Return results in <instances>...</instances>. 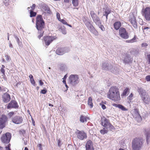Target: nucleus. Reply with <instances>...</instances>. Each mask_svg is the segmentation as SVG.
<instances>
[{
  "instance_id": "f257e3e1",
  "label": "nucleus",
  "mask_w": 150,
  "mask_h": 150,
  "mask_svg": "<svg viewBox=\"0 0 150 150\" xmlns=\"http://www.w3.org/2000/svg\"><path fill=\"white\" fill-rule=\"evenodd\" d=\"M107 97L114 101L119 100L120 97L118 88L115 86L111 87L108 93Z\"/></svg>"
},
{
  "instance_id": "f03ea898",
  "label": "nucleus",
  "mask_w": 150,
  "mask_h": 150,
  "mask_svg": "<svg viewBox=\"0 0 150 150\" xmlns=\"http://www.w3.org/2000/svg\"><path fill=\"white\" fill-rule=\"evenodd\" d=\"M36 19V28L38 30V33L39 34L38 36V38L40 39L43 36L44 33L43 29L44 28L45 22L43 19L42 16L40 15L37 16Z\"/></svg>"
},
{
  "instance_id": "7ed1b4c3",
  "label": "nucleus",
  "mask_w": 150,
  "mask_h": 150,
  "mask_svg": "<svg viewBox=\"0 0 150 150\" xmlns=\"http://www.w3.org/2000/svg\"><path fill=\"white\" fill-rule=\"evenodd\" d=\"M137 91L144 102L145 104H149L150 103V97L146 91L142 88H138Z\"/></svg>"
},
{
  "instance_id": "20e7f679",
  "label": "nucleus",
  "mask_w": 150,
  "mask_h": 150,
  "mask_svg": "<svg viewBox=\"0 0 150 150\" xmlns=\"http://www.w3.org/2000/svg\"><path fill=\"white\" fill-rule=\"evenodd\" d=\"M143 140L141 138H136L132 141V147L133 150H139L143 144Z\"/></svg>"
},
{
  "instance_id": "39448f33",
  "label": "nucleus",
  "mask_w": 150,
  "mask_h": 150,
  "mask_svg": "<svg viewBox=\"0 0 150 150\" xmlns=\"http://www.w3.org/2000/svg\"><path fill=\"white\" fill-rule=\"evenodd\" d=\"M101 122L102 125L108 130L112 131L114 129V126L110 123L109 120L105 117L102 118Z\"/></svg>"
},
{
  "instance_id": "423d86ee",
  "label": "nucleus",
  "mask_w": 150,
  "mask_h": 150,
  "mask_svg": "<svg viewBox=\"0 0 150 150\" xmlns=\"http://www.w3.org/2000/svg\"><path fill=\"white\" fill-rule=\"evenodd\" d=\"M79 76L77 75L71 74L69 77V82L73 86H75L79 83Z\"/></svg>"
},
{
  "instance_id": "0eeeda50",
  "label": "nucleus",
  "mask_w": 150,
  "mask_h": 150,
  "mask_svg": "<svg viewBox=\"0 0 150 150\" xmlns=\"http://www.w3.org/2000/svg\"><path fill=\"white\" fill-rule=\"evenodd\" d=\"M11 138V134L9 132H7L3 135L1 139V142L3 143L6 144L10 142Z\"/></svg>"
},
{
  "instance_id": "6e6552de",
  "label": "nucleus",
  "mask_w": 150,
  "mask_h": 150,
  "mask_svg": "<svg viewBox=\"0 0 150 150\" xmlns=\"http://www.w3.org/2000/svg\"><path fill=\"white\" fill-rule=\"evenodd\" d=\"M142 14L146 20H150V7H147L145 8H143Z\"/></svg>"
},
{
  "instance_id": "1a4fd4ad",
  "label": "nucleus",
  "mask_w": 150,
  "mask_h": 150,
  "mask_svg": "<svg viewBox=\"0 0 150 150\" xmlns=\"http://www.w3.org/2000/svg\"><path fill=\"white\" fill-rule=\"evenodd\" d=\"M102 69L105 70H110L112 72L115 74L117 73L115 69H114L111 64L106 62H103L102 66Z\"/></svg>"
},
{
  "instance_id": "9d476101",
  "label": "nucleus",
  "mask_w": 150,
  "mask_h": 150,
  "mask_svg": "<svg viewBox=\"0 0 150 150\" xmlns=\"http://www.w3.org/2000/svg\"><path fill=\"white\" fill-rule=\"evenodd\" d=\"M119 34L122 38L125 39H127L129 38L128 32L125 28L122 27H121L119 30Z\"/></svg>"
},
{
  "instance_id": "9b49d317",
  "label": "nucleus",
  "mask_w": 150,
  "mask_h": 150,
  "mask_svg": "<svg viewBox=\"0 0 150 150\" xmlns=\"http://www.w3.org/2000/svg\"><path fill=\"white\" fill-rule=\"evenodd\" d=\"M77 137L79 140H82L86 139L87 137V134L83 131H80L77 130L75 132Z\"/></svg>"
},
{
  "instance_id": "f8f14e48",
  "label": "nucleus",
  "mask_w": 150,
  "mask_h": 150,
  "mask_svg": "<svg viewBox=\"0 0 150 150\" xmlns=\"http://www.w3.org/2000/svg\"><path fill=\"white\" fill-rule=\"evenodd\" d=\"M8 118L5 115H2L0 118V129H3L6 125V123L8 120Z\"/></svg>"
},
{
  "instance_id": "ddd939ff",
  "label": "nucleus",
  "mask_w": 150,
  "mask_h": 150,
  "mask_svg": "<svg viewBox=\"0 0 150 150\" xmlns=\"http://www.w3.org/2000/svg\"><path fill=\"white\" fill-rule=\"evenodd\" d=\"M90 15L93 21L96 24H98L101 22L100 18L96 15L94 11H92L90 12Z\"/></svg>"
},
{
  "instance_id": "4468645a",
  "label": "nucleus",
  "mask_w": 150,
  "mask_h": 150,
  "mask_svg": "<svg viewBox=\"0 0 150 150\" xmlns=\"http://www.w3.org/2000/svg\"><path fill=\"white\" fill-rule=\"evenodd\" d=\"M70 51V49L67 47L58 48L56 51V53L59 55H62L66 52H68Z\"/></svg>"
},
{
  "instance_id": "2eb2a0df",
  "label": "nucleus",
  "mask_w": 150,
  "mask_h": 150,
  "mask_svg": "<svg viewBox=\"0 0 150 150\" xmlns=\"http://www.w3.org/2000/svg\"><path fill=\"white\" fill-rule=\"evenodd\" d=\"M12 121L13 123L15 124H19L22 122L23 119L21 116L16 115L12 118Z\"/></svg>"
},
{
  "instance_id": "dca6fc26",
  "label": "nucleus",
  "mask_w": 150,
  "mask_h": 150,
  "mask_svg": "<svg viewBox=\"0 0 150 150\" xmlns=\"http://www.w3.org/2000/svg\"><path fill=\"white\" fill-rule=\"evenodd\" d=\"M56 39V38L54 36H47L44 37V40L45 44L46 45H49L50 43L54 40Z\"/></svg>"
},
{
  "instance_id": "f3484780",
  "label": "nucleus",
  "mask_w": 150,
  "mask_h": 150,
  "mask_svg": "<svg viewBox=\"0 0 150 150\" xmlns=\"http://www.w3.org/2000/svg\"><path fill=\"white\" fill-rule=\"evenodd\" d=\"M88 30L95 35H98L99 33L96 30L95 28L91 23L86 26Z\"/></svg>"
},
{
  "instance_id": "a211bd4d",
  "label": "nucleus",
  "mask_w": 150,
  "mask_h": 150,
  "mask_svg": "<svg viewBox=\"0 0 150 150\" xmlns=\"http://www.w3.org/2000/svg\"><path fill=\"white\" fill-rule=\"evenodd\" d=\"M129 21L135 28H137V23L136 22V18L134 15L130 16Z\"/></svg>"
},
{
  "instance_id": "6ab92c4d",
  "label": "nucleus",
  "mask_w": 150,
  "mask_h": 150,
  "mask_svg": "<svg viewBox=\"0 0 150 150\" xmlns=\"http://www.w3.org/2000/svg\"><path fill=\"white\" fill-rule=\"evenodd\" d=\"M123 58V62L125 64H128L129 63L131 62L132 60V58L127 54H126L124 56Z\"/></svg>"
},
{
  "instance_id": "aec40b11",
  "label": "nucleus",
  "mask_w": 150,
  "mask_h": 150,
  "mask_svg": "<svg viewBox=\"0 0 150 150\" xmlns=\"http://www.w3.org/2000/svg\"><path fill=\"white\" fill-rule=\"evenodd\" d=\"M18 105L17 102L14 100H12L8 103L7 106V108L8 109H10V108H18Z\"/></svg>"
},
{
  "instance_id": "412c9836",
  "label": "nucleus",
  "mask_w": 150,
  "mask_h": 150,
  "mask_svg": "<svg viewBox=\"0 0 150 150\" xmlns=\"http://www.w3.org/2000/svg\"><path fill=\"white\" fill-rule=\"evenodd\" d=\"M2 99L4 102H8L11 99L10 95L6 93H4L2 96Z\"/></svg>"
},
{
  "instance_id": "4be33fe9",
  "label": "nucleus",
  "mask_w": 150,
  "mask_h": 150,
  "mask_svg": "<svg viewBox=\"0 0 150 150\" xmlns=\"http://www.w3.org/2000/svg\"><path fill=\"white\" fill-rule=\"evenodd\" d=\"M113 106L121 109L122 110L125 111L128 110L127 109L121 105L114 103L113 104Z\"/></svg>"
},
{
  "instance_id": "5701e85b",
  "label": "nucleus",
  "mask_w": 150,
  "mask_h": 150,
  "mask_svg": "<svg viewBox=\"0 0 150 150\" xmlns=\"http://www.w3.org/2000/svg\"><path fill=\"white\" fill-rule=\"evenodd\" d=\"M103 14H109L111 13V11L110 9L107 6L103 8Z\"/></svg>"
},
{
  "instance_id": "b1692460",
  "label": "nucleus",
  "mask_w": 150,
  "mask_h": 150,
  "mask_svg": "<svg viewBox=\"0 0 150 150\" xmlns=\"http://www.w3.org/2000/svg\"><path fill=\"white\" fill-rule=\"evenodd\" d=\"M114 28L116 30H119L121 26V23L119 21L116 22L114 23Z\"/></svg>"
},
{
  "instance_id": "393cba45",
  "label": "nucleus",
  "mask_w": 150,
  "mask_h": 150,
  "mask_svg": "<svg viewBox=\"0 0 150 150\" xmlns=\"http://www.w3.org/2000/svg\"><path fill=\"white\" fill-rule=\"evenodd\" d=\"M42 9L46 11L47 12L49 13L50 14L51 13V11L50 8L49 6L46 4H43L42 6Z\"/></svg>"
},
{
  "instance_id": "a878e982",
  "label": "nucleus",
  "mask_w": 150,
  "mask_h": 150,
  "mask_svg": "<svg viewBox=\"0 0 150 150\" xmlns=\"http://www.w3.org/2000/svg\"><path fill=\"white\" fill-rule=\"evenodd\" d=\"M86 148H93V143L90 140L88 141L86 144Z\"/></svg>"
},
{
  "instance_id": "bb28decb",
  "label": "nucleus",
  "mask_w": 150,
  "mask_h": 150,
  "mask_svg": "<svg viewBox=\"0 0 150 150\" xmlns=\"http://www.w3.org/2000/svg\"><path fill=\"white\" fill-rule=\"evenodd\" d=\"M89 118L85 116L81 115L80 118V121L81 122L83 123L85 122H86L87 119Z\"/></svg>"
},
{
  "instance_id": "cd10ccee",
  "label": "nucleus",
  "mask_w": 150,
  "mask_h": 150,
  "mask_svg": "<svg viewBox=\"0 0 150 150\" xmlns=\"http://www.w3.org/2000/svg\"><path fill=\"white\" fill-rule=\"evenodd\" d=\"M145 134L146 137V142L148 144L149 142V139L150 138V132L146 131Z\"/></svg>"
},
{
  "instance_id": "c85d7f7f",
  "label": "nucleus",
  "mask_w": 150,
  "mask_h": 150,
  "mask_svg": "<svg viewBox=\"0 0 150 150\" xmlns=\"http://www.w3.org/2000/svg\"><path fill=\"white\" fill-rule=\"evenodd\" d=\"M59 30L63 34L65 35L67 34V31L66 30L64 26H61L59 28Z\"/></svg>"
},
{
  "instance_id": "c756f323",
  "label": "nucleus",
  "mask_w": 150,
  "mask_h": 150,
  "mask_svg": "<svg viewBox=\"0 0 150 150\" xmlns=\"http://www.w3.org/2000/svg\"><path fill=\"white\" fill-rule=\"evenodd\" d=\"M92 99L91 97H90L88 98V105L90 106L91 108H92L93 107V103L92 102Z\"/></svg>"
},
{
  "instance_id": "7c9ffc66",
  "label": "nucleus",
  "mask_w": 150,
  "mask_h": 150,
  "mask_svg": "<svg viewBox=\"0 0 150 150\" xmlns=\"http://www.w3.org/2000/svg\"><path fill=\"white\" fill-rule=\"evenodd\" d=\"M73 6L75 7L77 6L78 5L79 0H71Z\"/></svg>"
},
{
  "instance_id": "2f4dec72",
  "label": "nucleus",
  "mask_w": 150,
  "mask_h": 150,
  "mask_svg": "<svg viewBox=\"0 0 150 150\" xmlns=\"http://www.w3.org/2000/svg\"><path fill=\"white\" fill-rule=\"evenodd\" d=\"M135 119L138 122H140L142 120V118L140 115H137L134 117Z\"/></svg>"
},
{
  "instance_id": "473e14b6",
  "label": "nucleus",
  "mask_w": 150,
  "mask_h": 150,
  "mask_svg": "<svg viewBox=\"0 0 150 150\" xmlns=\"http://www.w3.org/2000/svg\"><path fill=\"white\" fill-rule=\"evenodd\" d=\"M129 91V88H126L122 94L123 96H125Z\"/></svg>"
},
{
  "instance_id": "72a5a7b5",
  "label": "nucleus",
  "mask_w": 150,
  "mask_h": 150,
  "mask_svg": "<svg viewBox=\"0 0 150 150\" xmlns=\"http://www.w3.org/2000/svg\"><path fill=\"white\" fill-rule=\"evenodd\" d=\"M14 36L15 37V38L16 40V41L17 42V43H18V45L20 46H21L22 45V43L20 41V40L19 39L16 35H14Z\"/></svg>"
},
{
  "instance_id": "f704fd0d",
  "label": "nucleus",
  "mask_w": 150,
  "mask_h": 150,
  "mask_svg": "<svg viewBox=\"0 0 150 150\" xmlns=\"http://www.w3.org/2000/svg\"><path fill=\"white\" fill-rule=\"evenodd\" d=\"M30 17L35 16L37 14L36 12H34L33 10H30Z\"/></svg>"
},
{
  "instance_id": "c9c22d12",
  "label": "nucleus",
  "mask_w": 150,
  "mask_h": 150,
  "mask_svg": "<svg viewBox=\"0 0 150 150\" xmlns=\"http://www.w3.org/2000/svg\"><path fill=\"white\" fill-rule=\"evenodd\" d=\"M98 24H96L97 25H98L99 27L100 28V29L102 31H104L105 30V28L104 27L103 25H102L101 24V22H100V23H98Z\"/></svg>"
},
{
  "instance_id": "e433bc0d",
  "label": "nucleus",
  "mask_w": 150,
  "mask_h": 150,
  "mask_svg": "<svg viewBox=\"0 0 150 150\" xmlns=\"http://www.w3.org/2000/svg\"><path fill=\"white\" fill-rule=\"evenodd\" d=\"M83 20L86 26L91 23L89 21L85 18L83 19Z\"/></svg>"
},
{
  "instance_id": "4c0bfd02",
  "label": "nucleus",
  "mask_w": 150,
  "mask_h": 150,
  "mask_svg": "<svg viewBox=\"0 0 150 150\" xmlns=\"http://www.w3.org/2000/svg\"><path fill=\"white\" fill-rule=\"evenodd\" d=\"M131 53L132 54L136 56L138 54L139 51L137 50H134L132 51Z\"/></svg>"
},
{
  "instance_id": "58836bf2",
  "label": "nucleus",
  "mask_w": 150,
  "mask_h": 150,
  "mask_svg": "<svg viewBox=\"0 0 150 150\" xmlns=\"http://www.w3.org/2000/svg\"><path fill=\"white\" fill-rule=\"evenodd\" d=\"M60 66V69L62 70H64L66 67V65L65 64H61Z\"/></svg>"
},
{
  "instance_id": "ea45409f",
  "label": "nucleus",
  "mask_w": 150,
  "mask_h": 150,
  "mask_svg": "<svg viewBox=\"0 0 150 150\" xmlns=\"http://www.w3.org/2000/svg\"><path fill=\"white\" fill-rule=\"evenodd\" d=\"M5 57L6 61L7 62H9L11 60V58L10 56L7 54H5Z\"/></svg>"
},
{
  "instance_id": "a19ab883",
  "label": "nucleus",
  "mask_w": 150,
  "mask_h": 150,
  "mask_svg": "<svg viewBox=\"0 0 150 150\" xmlns=\"http://www.w3.org/2000/svg\"><path fill=\"white\" fill-rule=\"evenodd\" d=\"M101 106V108L104 110L106 108V107L104 104V102L102 101L99 104Z\"/></svg>"
},
{
  "instance_id": "79ce46f5",
  "label": "nucleus",
  "mask_w": 150,
  "mask_h": 150,
  "mask_svg": "<svg viewBox=\"0 0 150 150\" xmlns=\"http://www.w3.org/2000/svg\"><path fill=\"white\" fill-rule=\"evenodd\" d=\"M100 132L101 134H104L107 133L108 132V130L105 129L104 128H103V129L100 130Z\"/></svg>"
},
{
  "instance_id": "37998d69",
  "label": "nucleus",
  "mask_w": 150,
  "mask_h": 150,
  "mask_svg": "<svg viewBox=\"0 0 150 150\" xmlns=\"http://www.w3.org/2000/svg\"><path fill=\"white\" fill-rule=\"evenodd\" d=\"M140 115L139 112L138 110L137 109H135L134 110V116L135 117V116L138 115Z\"/></svg>"
},
{
  "instance_id": "c03bdc74",
  "label": "nucleus",
  "mask_w": 150,
  "mask_h": 150,
  "mask_svg": "<svg viewBox=\"0 0 150 150\" xmlns=\"http://www.w3.org/2000/svg\"><path fill=\"white\" fill-rule=\"evenodd\" d=\"M148 46V44L145 42L141 44V47H146Z\"/></svg>"
},
{
  "instance_id": "a18cd8bd",
  "label": "nucleus",
  "mask_w": 150,
  "mask_h": 150,
  "mask_svg": "<svg viewBox=\"0 0 150 150\" xmlns=\"http://www.w3.org/2000/svg\"><path fill=\"white\" fill-rule=\"evenodd\" d=\"M136 35H134V37L132 39L130 40L131 43L136 42Z\"/></svg>"
},
{
  "instance_id": "49530a36",
  "label": "nucleus",
  "mask_w": 150,
  "mask_h": 150,
  "mask_svg": "<svg viewBox=\"0 0 150 150\" xmlns=\"http://www.w3.org/2000/svg\"><path fill=\"white\" fill-rule=\"evenodd\" d=\"M136 35H134V37L132 39L130 40L131 43L136 42Z\"/></svg>"
},
{
  "instance_id": "de8ad7c7",
  "label": "nucleus",
  "mask_w": 150,
  "mask_h": 150,
  "mask_svg": "<svg viewBox=\"0 0 150 150\" xmlns=\"http://www.w3.org/2000/svg\"><path fill=\"white\" fill-rule=\"evenodd\" d=\"M136 35H134V37L132 39L130 40L131 43L136 42Z\"/></svg>"
},
{
  "instance_id": "09e8293b",
  "label": "nucleus",
  "mask_w": 150,
  "mask_h": 150,
  "mask_svg": "<svg viewBox=\"0 0 150 150\" xmlns=\"http://www.w3.org/2000/svg\"><path fill=\"white\" fill-rule=\"evenodd\" d=\"M13 112H11L8 113V116L9 118H11L14 114Z\"/></svg>"
},
{
  "instance_id": "8fccbe9b",
  "label": "nucleus",
  "mask_w": 150,
  "mask_h": 150,
  "mask_svg": "<svg viewBox=\"0 0 150 150\" xmlns=\"http://www.w3.org/2000/svg\"><path fill=\"white\" fill-rule=\"evenodd\" d=\"M38 147L39 150H42L43 148L41 144H38Z\"/></svg>"
},
{
  "instance_id": "3c124183",
  "label": "nucleus",
  "mask_w": 150,
  "mask_h": 150,
  "mask_svg": "<svg viewBox=\"0 0 150 150\" xmlns=\"http://www.w3.org/2000/svg\"><path fill=\"white\" fill-rule=\"evenodd\" d=\"M10 146L11 144H8V146H6L5 147V148L6 150H11L10 149Z\"/></svg>"
},
{
  "instance_id": "603ef678",
  "label": "nucleus",
  "mask_w": 150,
  "mask_h": 150,
  "mask_svg": "<svg viewBox=\"0 0 150 150\" xmlns=\"http://www.w3.org/2000/svg\"><path fill=\"white\" fill-rule=\"evenodd\" d=\"M47 92V91L46 89L42 90L40 93L43 94H45Z\"/></svg>"
},
{
  "instance_id": "864d4df0",
  "label": "nucleus",
  "mask_w": 150,
  "mask_h": 150,
  "mask_svg": "<svg viewBox=\"0 0 150 150\" xmlns=\"http://www.w3.org/2000/svg\"><path fill=\"white\" fill-rule=\"evenodd\" d=\"M30 81L31 83H32V84L34 86V85L35 84V82L34 79V78L33 79H30Z\"/></svg>"
},
{
  "instance_id": "5fc2aeb1",
  "label": "nucleus",
  "mask_w": 150,
  "mask_h": 150,
  "mask_svg": "<svg viewBox=\"0 0 150 150\" xmlns=\"http://www.w3.org/2000/svg\"><path fill=\"white\" fill-rule=\"evenodd\" d=\"M8 0H4V2L6 6H7L8 5Z\"/></svg>"
},
{
  "instance_id": "6e6d98bb",
  "label": "nucleus",
  "mask_w": 150,
  "mask_h": 150,
  "mask_svg": "<svg viewBox=\"0 0 150 150\" xmlns=\"http://www.w3.org/2000/svg\"><path fill=\"white\" fill-rule=\"evenodd\" d=\"M35 4H33L32 5V6H30V8H31V10L33 11L35 9Z\"/></svg>"
},
{
  "instance_id": "4d7b16f0",
  "label": "nucleus",
  "mask_w": 150,
  "mask_h": 150,
  "mask_svg": "<svg viewBox=\"0 0 150 150\" xmlns=\"http://www.w3.org/2000/svg\"><path fill=\"white\" fill-rule=\"evenodd\" d=\"M60 21L64 24L67 25V22L64 19H61Z\"/></svg>"
},
{
  "instance_id": "13d9d810",
  "label": "nucleus",
  "mask_w": 150,
  "mask_h": 150,
  "mask_svg": "<svg viewBox=\"0 0 150 150\" xmlns=\"http://www.w3.org/2000/svg\"><path fill=\"white\" fill-rule=\"evenodd\" d=\"M146 79L147 81H150V75H148L146 76Z\"/></svg>"
},
{
  "instance_id": "bf43d9fd",
  "label": "nucleus",
  "mask_w": 150,
  "mask_h": 150,
  "mask_svg": "<svg viewBox=\"0 0 150 150\" xmlns=\"http://www.w3.org/2000/svg\"><path fill=\"white\" fill-rule=\"evenodd\" d=\"M57 16L58 19L60 21L59 19H60V15L59 13H57Z\"/></svg>"
},
{
  "instance_id": "052dcab7",
  "label": "nucleus",
  "mask_w": 150,
  "mask_h": 150,
  "mask_svg": "<svg viewBox=\"0 0 150 150\" xmlns=\"http://www.w3.org/2000/svg\"><path fill=\"white\" fill-rule=\"evenodd\" d=\"M1 71L3 74H5V70L3 68H1Z\"/></svg>"
},
{
  "instance_id": "680f3d73",
  "label": "nucleus",
  "mask_w": 150,
  "mask_h": 150,
  "mask_svg": "<svg viewBox=\"0 0 150 150\" xmlns=\"http://www.w3.org/2000/svg\"><path fill=\"white\" fill-rule=\"evenodd\" d=\"M39 83L40 85V86H42L44 84L42 82V81L41 80H40L39 81Z\"/></svg>"
},
{
  "instance_id": "e2e57ef3",
  "label": "nucleus",
  "mask_w": 150,
  "mask_h": 150,
  "mask_svg": "<svg viewBox=\"0 0 150 150\" xmlns=\"http://www.w3.org/2000/svg\"><path fill=\"white\" fill-rule=\"evenodd\" d=\"M57 142L58 146L60 147L61 146V141L59 140H58Z\"/></svg>"
},
{
  "instance_id": "0e129e2a",
  "label": "nucleus",
  "mask_w": 150,
  "mask_h": 150,
  "mask_svg": "<svg viewBox=\"0 0 150 150\" xmlns=\"http://www.w3.org/2000/svg\"><path fill=\"white\" fill-rule=\"evenodd\" d=\"M149 28L148 27H142V29L143 30H147L148 29H149Z\"/></svg>"
},
{
  "instance_id": "69168bd1",
  "label": "nucleus",
  "mask_w": 150,
  "mask_h": 150,
  "mask_svg": "<svg viewBox=\"0 0 150 150\" xmlns=\"http://www.w3.org/2000/svg\"><path fill=\"white\" fill-rule=\"evenodd\" d=\"M109 14H103V15L104 16H105L106 18V20L107 21L108 19V16Z\"/></svg>"
},
{
  "instance_id": "338daca9",
  "label": "nucleus",
  "mask_w": 150,
  "mask_h": 150,
  "mask_svg": "<svg viewBox=\"0 0 150 150\" xmlns=\"http://www.w3.org/2000/svg\"><path fill=\"white\" fill-rule=\"evenodd\" d=\"M147 57L148 59L149 62L150 63V54L147 55Z\"/></svg>"
},
{
  "instance_id": "774afa93",
  "label": "nucleus",
  "mask_w": 150,
  "mask_h": 150,
  "mask_svg": "<svg viewBox=\"0 0 150 150\" xmlns=\"http://www.w3.org/2000/svg\"><path fill=\"white\" fill-rule=\"evenodd\" d=\"M31 120H32L33 125L34 126L35 125V121H34V120L33 119L32 117H31Z\"/></svg>"
}]
</instances>
